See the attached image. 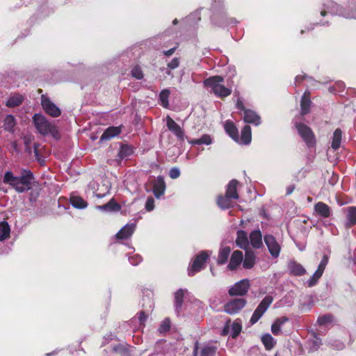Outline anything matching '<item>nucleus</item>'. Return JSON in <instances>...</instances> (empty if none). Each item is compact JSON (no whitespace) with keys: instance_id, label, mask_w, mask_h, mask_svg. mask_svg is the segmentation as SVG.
Wrapping results in <instances>:
<instances>
[{"instance_id":"64","label":"nucleus","mask_w":356,"mask_h":356,"mask_svg":"<svg viewBox=\"0 0 356 356\" xmlns=\"http://www.w3.org/2000/svg\"><path fill=\"white\" fill-rule=\"evenodd\" d=\"M313 343L315 349H317L321 345V341L319 339H316L315 340H314Z\"/></svg>"},{"instance_id":"27","label":"nucleus","mask_w":356,"mask_h":356,"mask_svg":"<svg viewBox=\"0 0 356 356\" xmlns=\"http://www.w3.org/2000/svg\"><path fill=\"white\" fill-rule=\"evenodd\" d=\"M347 212L346 227H350L356 224V207H350L345 209Z\"/></svg>"},{"instance_id":"63","label":"nucleus","mask_w":356,"mask_h":356,"mask_svg":"<svg viewBox=\"0 0 356 356\" xmlns=\"http://www.w3.org/2000/svg\"><path fill=\"white\" fill-rule=\"evenodd\" d=\"M175 47H173V48H171V49H169V50L164 51H163V54H164V55H165V56H171L172 54H174V52H175Z\"/></svg>"},{"instance_id":"15","label":"nucleus","mask_w":356,"mask_h":356,"mask_svg":"<svg viewBox=\"0 0 356 356\" xmlns=\"http://www.w3.org/2000/svg\"><path fill=\"white\" fill-rule=\"evenodd\" d=\"M165 191V183L163 178L159 176L156 178L153 184L154 195L156 198H160V197L164 194Z\"/></svg>"},{"instance_id":"45","label":"nucleus","mask_w":356,"mask_h":356,"mask_svg":"<svg viewBox=\"0 0 356 356\" xmlns=\"http://www.w3.org/2000/svg\"><path fill=\"white\" fill-rule=\"evenodd\" d=\"M170 328V321L168 318H165L161 323V325L159 328V331L161 333H164L168 332Z\"/></svg>"},{"instance_id":"5","label":"nucleus","mask_w":356,"mask_h":356,"mask_svg":"<svg viewBox=\"0 0 356 356\" xmlns=\"http://www.w3.org/2000/svg\"><path fill=\"white\" fill-rule=\"evenodd\" d=\"M210 256L209 251L200 252L194 259L191 266L188 269L189 276H193L196 273L204 268V264Z\"/></svg>"},{"instance_id":"50","label":"nucleus","mask_w":356,"mask_h":356,"mask_svg":"<svg viewBox=\"0 0 356 356\" xmlns=\"http://www.w3.org/2000/svg\"><path fill=\"white\" fill-rule=\"evenodd\" d=\"M97 184L95 181H90L88 185L86 193L88 195H95L97 191Z\"/></svg>"},{"instance_id":"28","label":"nucleus","mask_w":356,"mask_h":356,"mask_svg":"<svg viewBox=\"0 0 356 356\" xmlns=\"http://www.w3.org/2000/svg\"><path fill=\"white\" fill-rule=\"evenodd\" d=\"M256 256L252 251H246L243 261V267L245 269L253 268L255 264Z\"/></svg>"},{"instance_id":"49","label":"nucleus","mask_w":356,"mask_h":356,"mask_svg":"<svg viewBox=\"0 0 356 356\" xmlns=\"http://www.w3.org/2000/svg\"><path fill=\"white\" fill-rule=\"evenodd\" d=\"M38 147L39 145L36 143L34 144V154L36 160L41 164L44 165L45 163L44 159L40 156L39 152H38Z\"/></svg>"},{"instance_id":"3","label":"nucleus","mask_w":356,"mask_h":356,"mask_svg":"<svg viewBox=\"0 0 356 356\" xmlns=\"http://www.w3.org/2000/svg\"><path fill=\"white\" fill-rule=\"evenodd\" d=\"M349 8V6H339L331 0H326L325 2L323 3V8L321 11V15L323 17L327 15V14H330L332 15H339L346 19L354 18V8L353 6L352 7L350 13H346V10Z\"/></svg>"},{"instance_id":"25","label":"nucleus","mask_w":356,"mask_h":356,"mask_svg":"<svg viewBox=\"0 0 356 356\" xmlns=\"http://www.w3.org/2000/svg\"><path fill=\"white\" fill-rule=\"evenodd\" d=\"M252 140V131L249 125H245L241 130V136L239 137V144L248 145Z\"/></svg>"},{"instance_id":"14","label":"nucleus","mask_w":356,"mask_h":356,"mask_svg":"<svg viewBox=\"0 0 356 356\" xmlns=\"http://www.w3.org/2000/svg\"><path fill=\"white\" fill-rule=\"evenodd\" d=\"M243 259V255L241 251L235 250L230 258L229 263L228 264V268L230 270H236L242 263Z\"/></svg>"},{"instance_id":"31","label":"nucleus","mask_w":356,"mask_h":356,"mask_svg":"<svg viewBox=\"0 0 356 356\" xmlns=\"http://www.w3.org/2000/svg\"><path fill=\"white\" fill-rule=\"evenodd\" d=\"M72 206L76 209H83L87 207L88 203L82 197L77 195H72L70 199Z\"/></svg>"},{"instance_id":"12","label":"nucleus","mask_w":356,"mask_h":356,"mask_svg":"<svg viewBox=\"0 0 356 356\" xmlns=\"http://www.w3.org/2000/svg\"><path fill=\"white\" fill-rule=\"evenodd\" d=\"M166 125L169 131H170L180 142L185 140V134L183 129L169 115L166 117Z\"/></svg>"},{"instance_id":"32","label":"nucleus","mask_w":356,"mask_h":356,"mask_svg":"<svg viewBox=\"0 0 356 356\" xmlns=\"http://www.w3.org/2000/svg\"><path fill=\"white\" fill-rule=\"evenodd\" d=\"M96 209L97 210L104 211H113L120 210V207L113 199H111L107 204L101 206H97Z\"/></svg>"},{"instance_id":"4","label":"nucleus","mask_w":356,"mask_h":356,"mask_svg":"<svg viewBox=\"0 0 356 356\" xmlns=\"http://www.w3.org/2000/svg\"><path fill=\"white\" fill-rule=\"evenodd\" d=\"M223 80L220 76H214L207 79L204 81V84L205 86L211 88L216 95L220 97H227L231 94L232 90L222 84Z\"/></svg>"},{"instance_id":"34","label":"nucleus","mask_w":356,"mask_h":356,"mask_svg":"<svg viewBox=\"0 0 356 356\" xmlns=\"http://www.w3.org/2000/svg\"><path fill=\"white\" fill-rule=\"evenodd\" d=\"M289 268L291 273L293 274L294 275H304L306 272L305 269L301 264L295 261L291 262L289 264Z\"/></svg>"},{"instance_id":"11","label":"nucleus","mask_w":356,"mask_h":356,"mask_svg":"<svg viewBox=\"0 0 356 356\" xmlns=\"http://www.w3.org/2000/svg\"><path fill=\"white\" fill-rule=\"evenodd\" d=\"M41 104L45 113L53 118L58 117L61 113L60 108L44 95L41 97Z\"/></svg>"},{"instance_id":"44","label":"nucleus","mask_w":356,"mask_h":356,"mask_svg":"<svg viewBox=\"0 0 356 356\" xmlns=\"http://www.w3.org/2000/svg\"><path fill=\"white\" fill-rule=\"evenodd\" d=\"M317 321L321 325H326L329 323H332L333 316L330 314H325V315L318 317Z\"/></svg>"},{"instance_id":"56","label":"nucleus","mask_w":356,"mask_h":356,"mask_svg":"<svg viewBox=\"0 0 356 356\" xmlns=\"http://www.w3.org/2000/svg\"><path fill=\"white\" fill-rule=\"evenodd\" d=\"M294 190H295V185L294 184L289 185L286 187V194L287 195H291L293 192Z\"/></svg>"},{"instance_id":"39","label":"nucleus","mask_w":356,"mask_h":356,"mask_svg":"<svg viewBox=\"0 0 356 356\" xmlns=\"http://www.w3.org/2000/svg\"><path fill=\"white\" fill-rule=\"evenodd\" d=\"M132 153V148L127 145H124L120 147V149L118 154V157L119 158L120 160H122L131 155Z\"/></svg>"},{"instance_id":"21","label":"nucleus","mask_w":356,"mask_h":356,"mask_svg":"<svg viewBox=\"0 0 356 356\" xmlns=\"http://www.w3.org/2000/svg\"><path fill=\"white\" fill-rule=\"evenodd\" d=\"M236 243L239 248L246 250L249 246V240L247 232L243 230H238L237 232Z\"/></svg>"},{"instance_id":"7","label":"nucleus","mask_w":356,"mask_h":356,"mask_svg":"<svg viewBox=\"0 0 356 356\" xmlns=\"http://www.w3.org/2000/svg\"><path fill=\"white\" fill-rule=\"evenodd\" d=\"M273 301V298L272 296H266L264 297L252 315L250 321L251 325L256 323L261 318Z\"/></svg>"},{"instance_id":"33","label":"nucleus","mask_w":356,"mask_h":356,"mask_svg":"<svg viewBox=\"0 0 356 356\" xmlns=\"http://www.w3.org/2000/svg\"><path fill=\"white\" fill-rule=\"evenodd\" d=\"M231 252V248L228 246L220 248L218 254L217 263L218 264H224L227 262Z\"/></svg>"},{"instance_id":"17","label":"nucleus","mask_w":356,"mask_h":356,"mask_svg":"<svg viewBox=\"0 0 356 356\" xmlns=\"http://www.w3.org/2000/svg\"><path fill=\"white\" fill-rule=\"evenodd\" d=\"M250 243L251 245L259 249L263 247L262 234L259 229L252 231L250 234Z\"/></svg>"},{"instance_id":"13","label":"nucleus","mask_w":356,"mask_h":356,"mask_svg":"<svg viewBox=\"0 0 356 356\" xmlns=\"http://www.w3.org/2000/svg\"><path fill=\"white\" fill-rule=\"evenodd\" d=\"M243 119L245 122L252 124L255 126H258L261 124L260 117L256 113V112L250 109L244 110Z\"/></svg>"},{"instance_id":"18","label":"nucleus","mask_w":356,"mask_h":356,"mask_svg":"<svg viewBox=\"0 0 356 356\" xmlns=\"http://www.w3.org/2000/svg\"><path fill=\"white\" fill-rule=\"evenodd\" d=\"M186 291H187L180 289L175 293V312L177 316L181 315L184 297L185 295V292Z\"/></svg>"},{"instance_id":"58","label":"nucleus","mask_w":356,"mask_h":356,"mask_svg":"<svg viewBox=\"0 0 356 356\" xmlns=\"http://www.w3.org/2000/svg\"><path fill=\"white\" fill-rule=\"evenodd\" d=\"M343 6H350V8H349V9H346V13H350V12H351V8H352V7L353 6V8H354V12L355 13V2H354V1H353V0L351 1V3H345V4H343Z\"/></svg>"},{"instance_id":"37","label":"nucleus","mask_w":356,"mask_h":356,"mask_svg":"<svg viewBox=\"0 0 356 356\" xmlns=\"http://www.w3.org/2000/svg\"><path fill=\"white\" fill-rule=\"evenodd\" d=\"M10 233V228L6 221L0 222V241H3L9 237Z\"/></svg>"},{"instance_id":"60","label":"nucleus","mask_w":356,"mask_h":356,"mask_svg":"<svg viewBox=\"0 0 356 356\" xmlns=\"http://www.w3.org/2000/svg\"><path fill=\"white\" fill-rule=\"evenodd\" d=\"M328 263V257L327 255H324L322 260L320 262V264L326 267Z\"/></svg>"},{"instance_id":"35","label":"nucleus","mask_w":356,"mask_h":356,"mask_svg":"<svg viewBox=\"0 0 356 356\" xmlns=\"http://www.w3.org/2000/svg\"><path fill=\"white\" fill-rule=\"evenodd\" d=\"M16 122L13 115H7L3 120V128L6 131L13 132L15 126Z\"/></svg>"},{"instance_id":"29","label":"nucleus","mask_w":356,"mask_h":356,"mask_svg":"<svg viewBox=\"0 0 356 356\" xmlns=\"http://www.w3.org/2000/svg\"><path fill=\"white\" fill-rule=\"evenodd\" d=\"M24 100L22 95L14 94L10 95L6 102V106L10 108H14L20 105Z\"/></svg>"},{"instance_id":"16","label":"nucleus","mask_w":356,"mask_h":356,"mask_svg":"<svg viewBox=\"0 0 356 356\" xmlns=\"http://www.w3.org/2000/svg\"><path fill=\"white\" fill-rule=\"evenodd\" d=\"M136 229V224H127L117 234L118 239H127L131 236Z\"/></svg>"},{"instance_id":"55","label":"nucleus","mask_w":356,"mask_h":356,"mask_svg":"<svg viewBox=\"0 0 356 356\" xmlns=\"http://www.w3.org/2000/svg\"><path fill=\"white\" fill-rule=\"evenodd\" d=\"M335 86L337 90V92H341L345 88L344 83L341 81H337L335 83Z\"/></svg>"},{"instance_id":"52","label":"nucleus","mask_w":356,"mask_h":356,"mask_svg":"<svg viewBox=\"0 0 356 356\" xmlns=\"http://www.w3.org/2000/svg\"><path fill=\"white\" fill-rule=\"evenodd\" d=\"M169 175L172 179H177L180 176V170L177 168H172L169 172Z\"/></svg>"},{"instance_id":"59","label":"nucleus","mask_w":356,"mask_h":356,"mask_svg":"<svg viewBox=\"0 0 356 356\" xmlns=\"http://www.w3.org/2000/svg\"><path fill=\"white\" fill-rule=\"evenodd\" d=\"M328 263V257L327 255H324L322 260L320 262V264L326 267Z\"/></svg>"},{"instance_id":"40","label":"nucleus","mask_w":356,"mask_h":356,"mask_svg":"<svg viewBox=\"0 0 356 356\" xmlns=\"http://www.w3.org/2000/svg\"><path fill=\"white\" fill-rule=\"evenodd\" d=\"M188 143L192 145H210L212 143V139L209 135L204 134L198 139L190 140Z\"/></svg>"},{"instance_id":"43","label":"nucleus","mask_w":356,"mask_h":356,"mask_svg":"<svg viewBox=\"0 0 356 356\" xmlns=\"http://www.w3.org/2000/svg\"><path fill=\"white\" fill-rule=\"evenodd\" d=\"M216 351L215 347L207 346L202 348L200 356H215Z\"/></svg>"},{"instance_id":"51","label":"nucleus","mask_w":356,"mask_h":356,"mask_svg":"<svg viewBox=\"0 0 356 356\" xmlns=\"http://www.w3.org/2000/svg\"><path fill=\"white\" fill-rule=\"evenodd\" d=\"M179 65V59L178 58H174L170 62H169L167 65L168 68L170 70H175L177 68Z\"/></svg>"},{"instance_id":"53","label":"nucleus","mask_w":356,"mask_h":356,"mask_svg":"<svg viewBox=\"0 0 356 356\" xmlns=\"http://www.w3.org/2000/svg\"><path fill=\"white\" fill-rule=\"evenodd\" d=\"M145 209L147 211H151L154 209V200L152 197H149L145 204Z\"/></svg>"},{"instance_id":"38","label":"nucleus","mask_w":356,"mask_h":356,"mask_svg":"<svg viewBox=\"0 0 356 356\" xmlns=\"http://www.w3.org/2000/svg\"><path fill=\"white\" fill-rule=\"evenodd\" d=\"M261 341L266 350H271L276 343V341L270 334H265L261 337Z\"/></svg>"},{"instance_id":"23","label":"nucleus","mask_w":356,"mask_h":356,"mask_svg":"<svg viewBox=\"0 0 356 356\" xmlns=\"http://www.w3.org/2000/svg\"><path fill=\"white\" fill-rule=\"evenodd\" d=\"M286 316H282L277 318L271 325V332L274 335H280L282 331V326L289 321Z\"/></svg>"},{"instance_id":"41","label":"nucleus","mask_w":356,"mask_h":356,"mask_svg":"<svg viewBox=\"0 0 356 356\" xmlns=\"http://www.w3.org/2000/svg\"><path fill=\"white\" fill-rule=\"evenodd\" d=\"M170 95V90L168 89L163 90L159 95V100L161 102V104L164 108H168V97Z\"/></svg>"},{"instance_id":"57","label":"nucleus","mask_w":356,"mask_h":356,"mask_svg":"<svg viewBox=\"0 0 356 356\" xmlns=\"http://www.w3.org/2000/svg\"><path fill=\"white\" fill-rule=\"evenodd\" d=\"M230 333V327L229 325L227 324L225 325V326L224 327L222 331V335H227Z\"/></svg>"},{"instance_id":"26","label":"nucleus","mask_w":356,"mask_h":356,"mask_svg":"<svg viewBox=\"0 0 356 356\" xmlns=\"http://www.w3.org/2000/svg\"><path fill=\"white\" fill-rule=\"evenodd\" d=\"M238 181L236 179H232L228 184L226 190V194L228 197H232V199L238 200L239 196L237 193V186Z\"/></svg>"},{"instance_id":"9","label":"nucleus","mask_w":356,"mask_h":356,"mask_svg":"<svg viewBox=\"0 0 356 356\" xmlns=\"http://www.w3.org/2000/svg\"><path fill=\"white\" fill-rule=\"evenodd\" d=\"M250 281L248 279L241 280L232 285L228 291L230 296H243L250 289Z\"/></svg>"},{"instance_id":"42","label":"nucleus","mask_w":356,"mask_h":356,"mask_svg":"<svg viewBox=\"0 0 356 356\" xmlns=\"http://www.w3.org/2000/svg\"><path fill=\"white\" fill-rule=\"evenodd\" d=\"M230 327V334L233 338H236L241 332L242 325L236 321H234Z\"/></svg>"},{"instance_id":"1","label":"nucleus","mask_w":356,"mask_h":356,"mask_svg":"<svg viewBox=\"0 0 356 356\" xmlns=\"http://www.w3.org/2000/svg\"><path fill=\"white\" fill-rule=\"evenodd\" d=\"M33 179V173L30 170H24L20 176H15L11 171H7L4 174L3 181L17 193H22L31 189Z\"/></svg>"},{"instance_id":"22","label":"nucleus","mask_w":356,"mask_h":356,"mask_svg":"<svg viewBox=\"0 0 356 356\" xmlns=\"http://www.w3.org/2000/svg\"><path fill=\"white\" fill-rule=\"evenodd\" d=\"M120 131V128L119 127H109L101 136L100 140H108L112 138L118 136Z\"/></svg>"},{"instance_id":"62","label":"nucleus","mask_w":356,"mask_h":356,"mask_svg":"<svg viewBox=\"0 0 356 356\" xmlns=\"http://www.w3.org/2000/svg\"><path fill=\"white\" fill-rule=\"evenodd\" d=\"M236 106L238 109L241 110L242 111H244V110H246L244 106H243V104L242 102V101L241 100H238L237 102H236Z\"/></svg>"},{"instance_id":"19","label":"nucleus","mask_w":356,"mask_h":356,"mask_svg":"<svg viewBox=\"0 0 356 356\" xmlns=\"http://www.w3.org/2000/svg\"><path fill=\"white\" fill-rule=\"evenodd\" d=\"M226 133L236 142H239L238 129L231 121H226L224 126Z\"/></svg>"},{"instance_id":"8","label":"nucleus","mask_w":356,"mask_h":356,"mask_svg":"<svg viewBox=\"0 0 356 356\" xmlns=\"http://www.w3.org/2000/svg\"><path fill=\"white\" fill-rule=\"evenodd\" d=\"M264 240L271 257L275 259L277 258L282 248L281 243L277 241L275 237L272 234L265 235Z\"/></svg>"},{"instance_id":"36","label":"nucleus","mask_w":356,"mask_h":356,"mask_svg":"<svg viewBox=\"0 0 356 356\" xmlns=\"http://www.w3.org/2000/svg\"><path fill=\"white\" fill-rule=\"evenodd\" d=\"M232 197H229L227 195L219 196L217 200V204L222 209H227L232 206Z\"/></svg>"},{"instance_id":"24","label":"nucleus","mask_w":356,"mask_h":356,"mask_svg":"<svg viewBox=\"0 0 356 356\" xmlns=\"http://www.w3.org/2000/svg\"><path fill=\"white\" fill-rule=\"evenodd\" d=\"M314 210L319 216L323 218L329 217L331 213L330 207L322 202H318L315 204Z\"/></svg>"},{"instance_id":"46","label":"nucleus","mask_w":356,"mask_h":356,"mask_svg":"<svg viewBox=\"0 0 356 356\" xmlns=\"http://www.w3.org/2000/svg\"><path fill=\"white\" fill-rule=\"evenodd\" d=\"M321 276H322L321 274H316V271H315V273L313 274V275L307 281L308 286L312 287V286L316 285Z\"/></svg>"},{"instance_id":"10","label":"nucleus","mask_w":356,"mask_h":356,"mask_svg":"<svg viewBox=\"0 0 356 356\" xmlns=\"http://www.w3.org/2000/svg\"><path fill=\"white\" fill-rule=\"evenodd\" d=\"M246 305V300L243 298H236L227 302L224 305V311L230 314L238 313Z\"/></svg>"},{"instance_id":"20","label":"nucleus","mask_w":356,"mask_h":356,"mask_svg":"<svg viewBox=\"0 0 356 356\" xmlns=\"http://www.w3.org/2000/svg\"><path fill=\"white\" fill-rule=\"evenodd\" d=\"M310 93L309 91H305L301 98L300 102V113L302 115L307 114L310 111L312 102L309 99Z\"/></svg>"},{"instance_id":"30","label":"nucleus","mask_w":356,"mask_h":356,"mask_svg":"<svg viewBox=\"0 0 356 356\" xmlns=\"http://www.w3.org/2000/svg\"><path fill=\"white\" fill-rule=\"evenodd\" d=\"M342 140V131L340 129H337L332 137L331 147L334 150H337L340 147Z\"/></svg>"},{"instance_id":"2","label":"nucleus","mask_w":356,"mask_h":356,"mask_svg":"<svg viewBox=\"0 0 356 356\" xmlns=\"http://www.w3.org/2000/svg\"><path fill=\"white\" fill-rule=\"evenodd\" d=\"M33 122L40 134L43 136L50 134L55 138H59V133L55 124L49 122L43 115L35 113L33 116Z\"/></svg>"},{"instance_id":"54","label":"nucleus","mask_w":356,"mask_h":356,"mask_svg":"<svg viewBox=\"0 0 356 356\" xmlns=\"http://www.w3.org/2000/svg\"><path fill=\"white\" fill-rule=\"evenodd\" d=\"M138 321L140 325H144L145 321L147 319V315L145 314L144 312H140L138 313Z\"/></svg>"},{"instance_id":"47","label":"nucleus","mask_w":356,"mask_h":356,"mask_svg":"<svg viewBox=\"0 0 356 356\" xmlns=\"http://www.w3.org/2000/svg\"><path fill=\"white\" fill-rule=\"evenodd\" d=\"M131 75L133 77H134L137 79H142L143 77V73L140 67L138 66H135L131 70Z\"/></svg>"},{"instance_id":"48","label":"nucleus","mask_w":356,"mask_h":356,"mask_svg":"<svg viewBox=\"0 0 356 356\" xmlns=\"http://www.w3.org/2000/svg\"><path fill=\"white\" fill-rule=\"evenodd\" d=\"M129 261L133 266H136L142 261V258L139 254H134L129 257Z\"/></svg>"},{"instance_id":"6","label":"nucleus","mask_w":356,"mask_h":356,"mask_svg":"<svg viewBox=\"0 0 356 356\" xmlns=\"http://www.w3.org/2000/svg\"><path fill=\"white\" fill-rule=\"evenodd\" d=\"M296 127L298 130V134L309 147H314L316 145L315 136L308 126L302 123L296 122Z\"/></svg>"},{"instance_id":"61","label":"nucleus","mask_w":356,"mask_h":356,"mask_svg":"<svg viewBox=\"0 0 356 356\" xmlns=\"http://www.w3.org/2000/svg\"><path fill=\"white\" fill-rule=\"evenodd\" d=\"M325 267L324 266H322L319 264L318 266V268L317 270H316V274H321L323 275V272H324V270H325Z\"/></svg>"}]
</instances>
